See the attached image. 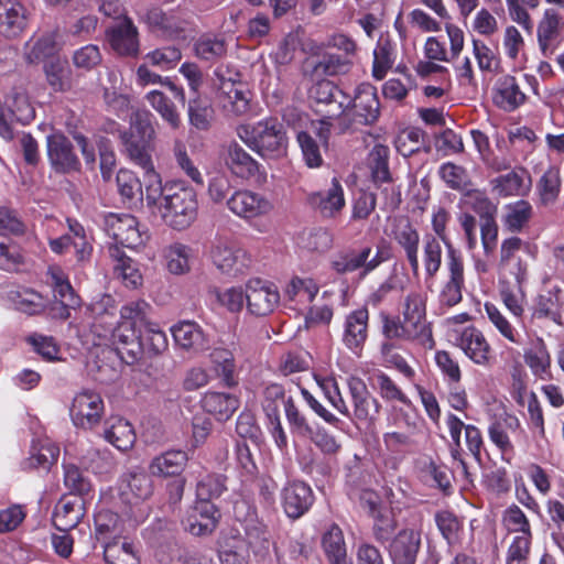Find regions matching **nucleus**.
<instances>
[{
  "mask_svg": "<svg viewBox=\"0 0 564 564\" xmlns=\"http://www.w3.org/2000/svg\"><path fill=\"white\" fill-rule=\"evenodd\" d=\"M234 514L242 523L247 540L239 534L221 535L217 542L220 564H248L250 547L254 553L267 554L271 546L270 534L256 509L248 501L239 500L234 506Z\"/></svg>",
  "mask_w": 564,
  "mask_h": 564,
  "instance_id": "nucleus-1",
  "label": "nucleus"
},
{
  "mask_svg": "<svg viewBox=\"0 0 564 564\" xmlns=\"http://www.w3.org/2000/svg\"><path fill=\"white\" fill-rule=\"evenodd\" d=\"M94 311L97 317L91 325V330L98 337L95 345H101L104 339H109L126 364L135 362L140 357V335L137 334L135 327L116 319L113 299L105 295L94 305Z\"/></svg>",
  "mask_w": 564,
  "mask_h": 564,
  "instance_id": "nucleus-2",
  "label": "nucleus"
},
{
  "mask_svg": "<svg viewBox=\"0 0 564 564\" xmlns=\"http://www.w3.org/2000/svg\"><path fill=\"white\" fill-rule=\"evenodd\" d=\"M451 215L444 207L434 208L432 214V228L436 238L446 249L445 280L440 291V302L448 307L457 305L463 299L465 288V265L459 250L455 249L446 234V226Z\"/></svg>",
  "mask_w": 564,
  "mask_h": 564,
  "instance_id": "nucleus-3",
  "label": "nucleus"
},
{
  "mask_svg": "<svg viewBox=\"0 0 564 564\" xmlns=\"http://www.w3.org/2000/svg\"><path fill=\"white\" fill-rule=\"evenodd\" d=\"M237 137L262 159H280L288 151V135L283 123L273 117L257 122L240 123Z\"/></svg>",
  "mask_w": 564,
  "mask_h": 564,
  "instance_id": "nucleus-4",
  "label": "nucleus"
},
{
  "mask_svg": "<svg viewBox=\"0 0 564 564\" xmlns=\"http://www.w3.org/2000/svg\"><path fill=\"white\" fill-rule=\"evenodd\" d=\"M120 498L129 506L128 516L135 522H143L150 514L148 499L153 494V482L144 470L135 468L129 470L121 478Z\"/></svg>",
  "mask_w": 564,
  "mask_h": 564,
  "instance_id": "nucleus-5",
  "label": "nucleus"
},
{
  "mask_svg": "<svg viewBox=\"0 0 564 564\" xmlns=\"http://www.w3.org/2000/svg\"><path fill=\"white\" fill-rule=\"evenodd\" d=\"M197 208L194 189L174 186L166 188L165 203L160 207L159 216L169 227L182 230L196 219Z\"/></svg>",
  "mask_w": 564,
  "mask_h": 564,
  "instance_id": "nucleus-6",
  "label": "nucleus"
},
{
  "mask_svg": "<svg viewBox=\"0 0 564 564\" xmlns=\"http://www.w3.org/2000/svg\"><path fill=\"white\" fill-rule=\"evenodd\" d=\"M387 260L388 253L383 248L378 247L372 254L370 247H364L337 252L330 261V267L338 274H347L360 269L361 275L365 276Z\"/></svg>",
  "mask_w": 564,
  "mask_h": 564,
  "instance_id": "nucleus-7",
  "label": "nucleus"
},
{
  "mask_svg": "<svg viewBox=\"0 0 564 564\" xmlns=\"http://www.w3.org/2000/svg\"><path fill=\"white\" fill-rule=\"evenodd\" d=\"M208 257L221 274L229 276L245 274L251 263L247 252L226 238L212 242Z\"/></svg>",
  "mask_w": 564,
  "mask_h": 564,
  "instance_id": "nucleus-8",
  "label": "nucleus"
},
{
  "mask_svg": "<svg viewBox=\"0 0 564 564\" xmlns=\"http://www.w3.org/2000/svg\"><path fill=\"white\" fill-rule=\"evenodd\" d=\"M388 236L403 250L414 276H419L420 234L406 216H395L390 219Z\"/></svg>",
  "mask_w": 564,
  "mask_h": 564,
  "instance_id": "nucleus-9",
  "label": "nucleus"
},
{
  "mask_svg": "<svg viewBox=\"0 0 564 564\" xmlns=\"http://www.w3.org/2000/svg\"><path fill=\"white\" fill-rule=\"evenodd\" d=\"M105 413L104 400L93 390H82L73 398L69 415L76 427L90 430L96 426Z\"/></svg>",
  "mask_w": 564,
  "mask_h": 564,
  "instance_id": "nucleus-10",
  "label": "nucleus"
},
{
  "mask_svg": "<svg viewBox=\"0 0 564 564\" xmlns=\"http://www.w3.org/2000/svg\"><path fill=\"white\" fill-rule=\"evenodd\" d=\"M104 229L117 243L130 249L142 246L148 238L132 215L108 214L104 219Z\"/></svg>",
  "mask_w": 564,
  "mask_h": 564,
  "instance_id": "nucleus-11",
  "label": "nucleus"
},
{
  "mask_svg": "<svg viewBox=\"0 0 564 564\" xmlns=\"http://www.w3.org/2000/svg\"><path fill=\"white\" fill-rule=\"evenodd\" d=\"M280 303L278 288L264 280L254 278L246 283V306L254 316L271 314Z\"/></svg>",
  "mask_w": 564,
  "mask_h": 564,
  "instance_id": "nucleus-12",
  "label": "nucleus"
},
{
  "mask_svg": "<svg viewBox=\"0 0 564 564\" xmlns=\"http://www.w3.org/2000/svg\"><path fill=\"white\" fill-rule=\"evenodd\" d=\"M220 512L218 508L207 500H196L191 506L183 519V529L194 536H204L212 534L219 522Z\"/></svg>",
  "mask_w": 564,
  "mask_h": 564,
  "instance_id": "nucleus-13",
  "label": "nucleus"
},
{
  "mask_svg": "<svg viewBox=\"0 0 564 564\" xmlns=\"http://www.w3.org/2000/svg\"><path fill=\"white\" fill-rule=\"evenodd\" d=\"M227 207L237 217L249 221L268 216L273 209V204L260 193L238 189L227 199Z\"/></svg>",
  "mask_w": 564,
  "mask_h": 564,
  "instance_id": "nucleus-14",
  "label": "nucleus"
},
{
  "mask_svg": "<svg viewBox=\"0 0 564 564\" xmlns=\"http://www.w3.org/2000/svg\"><path fill=\"white\" fill-rule=\"evenodd\" d=\"M225 164L238 178L249 181L265 180L263 166L248 153L237 141L229 142L225 148Z\"/></svg>",
  "mask_w": 564,
  "mask_h": 564,
  "instance_id": "nucleus-15",
  "label": "nucleus"
},
{
  "mask_svg": "<svg viewBox=\"0 0 564 564\" xmlns=\"http://www.w3.org/2000/svg\"><path fill=\"white\" fill-rule=\"evenodd\" d=\"M346 383L354 409V417L365 424L372 423L380 412L381 404L372 397L366 382L361 378L349 376Z\"/></svg>",
  "mask_w": 564,
  "mask_h": 564,
  "instance_id": "nucleus-16",
  "label": "nucleus"
},
{
  "mask_svg": "<svg viewBox=\"0 0 564 564\" xmlns=\"http://www.w3.org/2000/svg\"><path fill=\"white\" fill-rule=\"evenodd\" d=\"M58 39L57 30H44L34 33L24 44V61L28 64H40L58 57L57 53L62 48Z\"/></svg>",
  "mask_w": 564,
  "mask_h": 564,
  "instance_id": "nucleus-17",
  "label": "nucleus"
},
{
  "mask_svg": "<svg viewBox=\"0 0 564 564\" xmlns=\"http://www.w3.org/2000/svg\"><path fill=\"white\" fill-rule=\"evenodd\" d=\"M455 345L476 365L487 366L491 359V347L482 332L467 326L456 332Z\"/></svg>",
  "mask_w": 564,
  "mask_h": 564,
  "instance_id": "nucleus-18",
  "label": "nucleus"
},
{
  "mask_svg": "<svg viewBox=\"0 0 564 564\" xmlns=\"http://www.w3.org/2000/svg\"><path fill=\"white\" fill-rule=\"evenodd\" d=\"M46 152L55 172L69 173L78 170L79 160L74 152L73 144L63 133L58 132L46 137Z\"/></svg>",
  "mask_w": 564,
  "mask_h": 564,
  "instance_id": "nucleus-19",
  "label": "nucleus"
},
{
  "mask_svg": "<svg viewBox=\"0 0 564 564\" xmlns=\"http://www.w3.org/2000/svg\"><path fill=\"white\" fill-rule=\"evenodd\" d=\"M314 502L312 488L304 481H289L281 490V505L285 514L299 519L306 513Z\"/></svg>",
  "mask_w": 564,
  "mask_h": 564,
  "instance_id": "nucleus-20",
  "label": "nucleus"
},
{
  "mask_svg": "<svg viewBox=\"0 0 564 564\" xmlns=\"http://www.w3.org/2000/svg\"><path fill=\"white\" fill-rule=\"evenodd\" d=\"M351 110L355 121L361 124H371L377 121L380 113V104L377 89L370 84H360L355 91L354 98H350V106L346 109Z\"/></svg>",
  "mask_w": 564,
  "mask_h": 564,
  "instance_id": "nucleus-21",
  "label": "nucleus"
},
{
  "mask_svg": "<svg viewBox=\"0 0 564 564\" xmlns=\"http://www.w3.org/2000/svg\"><path fill=\"white\" fill-rule=\"evenodd\" d=\"M215 75L219 78V93L224 109L235 116L247 115L250 110L251 93L246 86L232 78L226 79L220 69H216Z\"/></svg>",
  "mask_w": 564,
  "mask_h": 564,
  "instance_id": "nucleus-22",
  "label": "nucleus"
},
{
  "mask_svg": "<svg viewBox=\"0 0 564 564\" xmlns=\"http://www.w3.org/2000/svg\"><path fill=\"white\" fill-rule=\"evenodd\" d=\"M111 48L119 55L135 56L139 53L138 29L128 17L119 19L107 31Z\"/></svg>",
  "mask_w": 564,
  "mask_h": 564,
  "instance_id": "nucleus-23",
  "label": "nucleus"
},
{
  "mask_svg": "<svg viewBox=\"0 0 564 564\" xmlns=\"http://www.w3.org/2000/svg\"><path fill=\"white\" fill-rule=\"evenodd\" d=\"M369 311L359 307L348 313L344 321L343 343L354 354L359 355L368 338Z\"/></svg>",
  "mask_w": 564,
  "mask_h": 564,
  "instance_id": "nucleus-24",
  "label": "nucleus"
},
{
  "mask_svg": "<svg viewBox=\"0 0 564 564\" xmlns=\"http://www.w3.org/2000/svg\"><path fill=\"white\" fill-rule=\"evenodd\" d=\"M306 202L326 218L337 216L346 205L344 188L336 177L332 180L330 186L326 191L310 193Z\"/></svg>",
  "mask_w": 564,
  "mask_h": 564,
  "instance_id": "nucleus-25",
  "label": "nucleus"
},
{
  "mask_svg": "<svg viewBox=\"0 0 564 564\" xmlns=\"http://www.w3.org/2000/svg\"><path fill=\"white\" fill-rule=\"evenodd\" d=\"M171 334L175 345L188 352L198 354L209 347V340L199 324L193 321H182L172 326Z\"/></svg>",
  "mask_w": 564,
  "mask_h": 564,
  "instance_id": "nucleus-26",
  "label": "nucleus"
},
{
  "mask_svg": "<svg viewBox=\"0 0 564 564\" xmlns=\"http://www.w3.org/2000/svg\"><path fill=\"white\" fill-rule=\"evenodd\" d=\"M421 545V529L401 530L390 544V556L394 564H415Z\"/></svg>",
  "mask_w": 564,
  "mask_h": 564,
  "instance_id": "nucleus-27",
  "label": "nucleus"
},
{
  "mask_svg": "<svg viewBox=\"0 0 564 564\" xmlns=\"http://www.w3.org/2000/svg\"><path fill=\"white\" fill-rule=\"evenodd\" d=\"M85 516V503L82 497L62 498L55 507L53 523L61 532H68L77 527Z\"/></svg>",
  "mask_w": 564,
  "mask_h": 564,
  "instance_id": "nucleus-28",
  "label": "nucleus"
},
{
  "mask_svg": "<svg viewBox=\"0 0 564 564\" xmlns=\"http://www.w3.org/2000/svg\"><path fill=\"white\" fill-rule=\"evenodd\" d=\"M562 177L558 165L551 164L535 184L536 204L542 207L554 206L561 195Z\"/></svg>",
  "mask_w": 564,
  "mask_h": 564,
  "instance_id": "nucleus-29",
  "label": "nucleus"
},
{
  "mask_svg": "<svg viewBox=\"0 0 564 564\" xmlns=\"http://www.w3.org/2000/svg\"><path fill=\"white\" fill-rule=\"evenodd\" d=\"M188 462L187 453L181 449H169L152 458L149 471L152 476L167 478L180 476Z\"/></svg>",
  "mask_w": 564,
  "mask_h": 564,
  "instance_id": "nucleus-30",
  "label": "nucleus"
},
{
  "mask_svg": "<svg viewBox=\"0 0 564 564\" xmlns=\"http://www.w3.org/2000/svg\"><path fill=\"white\" fill-rule=\"evenodd\" d=\"M26 25V10L19 0H0V34L17 36Z\"/></svg>",
  "mask_w": 564,
  "mask_h": 564,
  "instance_id": "nucleus-31",
  "label": "nucleus"
},
{
  "mask_svg": "<svg viewBox=\"0 0 564 564\" xmlns=\"http://www.w3.org/2000/svg\"><path fill=\"white\" fill-rule=\"evenodd\" d=\"M527 97L520 89L516 77L505 75L498 79L494 89L495 104L505 111H513L524 104Z\"/></svg>",
  "mask_w": 564,
  "mask_h": 564,
  "instance_id": "nucleus-32",
  "label": "nucleus"
},
{
  "mask_svg": "<svg viewBox=\"0 0 564 564\" xmlns=\"http://www.w3.org/2000/svg\"><path fill=\"white\" fill-rule=\"evenodd\" d=\"M563 26L564 21L557 9L544 10L536 28L538 44L543 54L552 51V43L558 37Z\"/></svg>",
  "mask_w": 564,
  "mask_h": 564,
  "instance_id": "nucleus-33",
  "label": "nucleus"
},
{
  "mask_svg": "<svg viewBox=\"0 0 564 564\" xmlns=\"http://www.w3.org/2000/svg\"><path fill=\"white\" fill-rule=\"evenodd\" d=\"M105 440L119 451H128L135 443L137 435L132 424L119 416L110 417L104 430Z\"/></svg>",
  "mask_w": 564,
  "mask_h": 564,
  "instance_id": "nucleus-34",
  "label": "nucleus"
},
{
  "mask_svg": "<svg viewBox=\"0 0 564 564\" xmlns=\"http://www.w3.org/2000/svg\"><path fill=\"white\" fill-rule=\"evenodd\" d=\"M203 409L218 421H227L239 408V400L236 395L208 391L202 399Z\"/></svg>",
  "mask_w": 564,
  "mask_h": 564,
  "instance_id": "nucleus-35",
  "label": "nucleus"
},
{
  "mask_svg": "<svg viewBox=\"0 0 564 564\" xmlns=\"http://www.w3.org/2000/svg\"><path fill=\"white\" fill-rule=\"evenodd\" d=\"M113 260V273L127 288L135 289L142 284V275L137 263L117 246L109 247Z\"/></svg>",
  "mask_w": 564,
  "mask_h": 564,
  "instance_id": "nucleus-36",
  "label": "nucleus"
},
{
  "mask_svg": "<svg viewBox=\"0 0 564 564\" xmlns=\"http://www.w3.org/2000/svg\"><path fill=\"white\" fill-rule=\"evenodd\" d=\"M59 447L50 438H40L33 442L30 456L23 463V468L48 469L57 462Z\"/></svg>",
  "mask_w": 564,
  "mask_h": 564,
  "instance_id": "nucleus-37",
  "label": "nucleus"
},
{
  "mask_svg": "<svg viewBox=\"0 0 564 564\" xmlns=\"http://www.w3.org/2000/svg\"><path fill=\"white\" fill-rule=\"evenodd\" d=\"M521 247L522 240L519 237L505 239L501 242L499 262L501 268L511 270L519 285H521L527 278V264L516 258Z\"/></svg>",
  "mask_w": 564,
  "mask_h": 564,
  "instance_id": "nucleus-38",
  "label": "nucleus"
},
{
  "mask_svg": "<svg viewBox=\"0 0 564 564\" xmlns=\"http://www.w3.org/2000/svg\"><path fill=\"white\" fill-rule=\"evenodd\" d=\"M436 237L425 236L423 240L422 264L424 270V281L427 288H431L442 267L443 249Z\"/></svg>",
  "mask_w": 564,
  "mask_h": 564,
  "instance_id": "nucleus-39",
  "label": "nucleus"
},
{
  "mask_svg": "<svg viewBox=\"0 0 564 564\" xmlns=\"http://www.w3.org/2000/svg\"><path fill=\"white\" fill-rule=\"evenodd\" d=\"M322 547L329 564H349L341 529L330 524L322 536Z\"/></svg>",
  "mask_w": 564,
  "mask_h": 564,
  "instance_id": "nucleus-40",
  "label": "nucleus"
},
{
  "mask_svg": "<svg viewBox=\"0 0 564 564\" xmlns=\"http://www.w3.org/2000/svg\"><path fill=\"white\" fill-rule=\"evenodd\" d=\"M166 270L174 275L187 274L194 253L193 249L184 243L174 242L164 249L163 253Z\"/></svg>",
  "mask_w": 564,
  "mask_h": 564,
  "instance_id": "nucleus-41",
  "label": "nucleus"
},
{
  "mask_svg": "<svg viewBox=\"0 0 564 564\" xmlns=\"http://www.w3.org/2000/svg\"><path fill=\"white\" fill-rule=\"evenodd\" d=\"M310 97L319 104L336 102L339 113L350 106V97L340 90L333 82L323 79L310 88Z\"/></svg>",
  "mask_w": 564,
  "mask_h": 564,
  "instance_id": "nucleus-42",
  "label": "nucleus"
},
{
  "mask_svg": "<svg viewBox=\"0 0 564 564\" xmlns=\"http://www.w3.org/2000/svg\"><path fill=\"white\" fill-rule=\"evenodd\" d=\"M43 72L47 85L54 91H67L72 88V70L67 59L52 58L43 64Z\"/></svg>",
  "mask_w": 564,
  "mask_h": 564,
  "instance_id": "nucleus-43",
  "label": "nucleus"
},
{
  "mask_svg": "<svg viewBox=\"0 0 564 564\" xmlns=\"http://www.w3.org/2000/svg\"><path fill=\"white\" fill-rule=\"evenodd\" d=\"M144 98L172 130L180 129L182 124L181 115L175 104L164 93L153 89L147 93Z\"/></svg>",
  "mask_w": 564,
  "mask_h": 564,
  "instance_id": "nucleus-44",
  "label": "nucleus"
},
{
  "mask_svg": "<svg viewBox=\"0 0 564 564\" xmlns=\"http://www.w3.org/2000/svg\"><path fill=\"white\" fill-rule=\"evenodd\" d=\"M193 51L198 59L215 62L226 55L227 43L220 35L206 33L194 42Z\"/></svg>",
  "mask_w": 564,
  "mask_h": 564,
  "instance_id": "nucleus-45",
  "label": "nucleus"
},
{
  "mask_svg": "<svg viewBox=\"0 0 564 564\" xmlns=\"http://www.w3.org/2000/svg\"><path fill=\"white\" fill-rule=\"evenodd\" d=\"M121 140L130 160L140 166L144 174L155 171L150 141L138 140L134 134L128 135L126 132L121 134Z\"/></svg>",
  "mask_w": 564,
  "mask_h": 564,
  "instance_id": "nucleus-46",
  "label": "nucleus"
},
{
  "mask_svg": "<svg viewBox=\"0 0 564 564\" xmlns=\"http://www.w3.org/2000/svg\"><path fill=\"white\" fill-rule=\"evenodd\" d=\"M6 107L12 119L21 124H29L35 118V109L28 93L22 88H14L8 95Z\"/></svg>",
  "mask_w": 564,
  "mask_h": 564,
  "instance_id": "nucleus-47",
  "label": "nucleus"
},
{
  "mask_svg": "<svg viewBox=\"0 0 564 564\" xmlns=\"http://www.w3.org/2000/svg\"><path fill=\"white\" fill-rule=\"evenodd\" d=\"M402 321L406 333V341L415 343L426 350L434 348L435 340L427 318L402 316Z\"/></svg>",
  "mask_w": 564,
  "mask_h": 564,
  "instance_id": "nucleus-48",
  "label": "nucleus"
},
{
  "mask_svg": "<svg viewBox=\"0 0 564 564\" xmlns=\"http://www.w3.org/2000/svg\"><path fill=\"white\" fill-rule=\"evenodd\" d=\"M143 197L147 207L152 214L159 215L160 207L165 203L166 188L172 186L162 185V178L156 171L145 173L143 175Z\"/></svg>",
  "mask_w": 564,
  "mask_h": 564,
  "instance_id": "nucleus-49",
  "label": "nucleus"
},
{
  "mask_svg": "<svg viewBox=\"0 0 564 564\" xmlns=\"http://www.w3.org/2000/svg\"><path fill=\"white\" fill-rule=\"evenodd\" d=\"M501 523L508 533H517L513 538H533L530 520L516 503L503 510Z\"/></svg>",
  "mask_w": 564,
  "mask_h": 564,
  "instance_id": "nucleus-50",
  "label": "nucleus"
},
{
  "mask_svg": "<svg viewBox=\"0 0 564 564\" xmlns=\"http://www.w3.org/2000/svg\"><path fill=\"white\" fill-rule=\"evenodd\" d=\"M319 291L318 284L312 278L293 276L284 289V294L290 301L301 304H310Z\"/></svg>",
  "mask_w": 564,
  "mask_h": 564,
  "instance_id": "nucleus-51",
  "label": "nucleus"
},
{
  "mask_svg": "<svg viewBox=\"0 0 564 564\" xmlns=\"http://www.w3.org/2000/svg\"><path fill=\"white\" fill-rule=\"evenodd\" d=\"M104 556L108 564H139L134 546L126 539H115L105 543Z\"/></svg>",
  "mask_w": 564,
  "mask_h": 564,
  "instance_id": "nucleus-52",
  "label": "nucleus"
},
{
  "mask_svg": "<svg viewBox=\"0 0 564 564\" xmlns=\"http://www.w3.org/2000/svg\"><path fill=\"white\" fill-rule=\"evenodd\" d=\"M137 84L145 87L149 85L165 86L182 105L185 104L186 97L182 86L176 85L170 77H163L155 72H152L148 64H142L137 69Z\"/></svg>",
  "mask_w": 564,
  "mask_h": 564,
  "instance_id": "nucleus-53",
  "label": "nucleus"
},
{
  "mask_svg": "<svg viewBox=\"0 0 564 564\" xmlns=\"http://www.w3.org/2000/svg\"><path fill=\"white\" fill-rule=\"evenodd\" d=\"M563 303L560 296V290L554 288L541 294L538 299L534 315L538 318H549L560 324L562 318Z\"/></svg>",
  "mask_w": 564,
  "mask_h": 564,
  "instance_id": "nucleus-54",
  "label": "nucleus"
},
{
  "mask_svg": "<svg viewBox=\"0 0 564 564\" xmlns=\"http://www.w3.org/2000/svg\"><path fill=\"white\" fill-rule=\"evenodd\" d=\"M394 59V45L388 39L380 37L373 50L372 76L381 80L393 66Z\"/></svg>",
  "mask_w": 564,
  "mask_h": 564,
  "instance_id": "nucleus-55",
  "label": "nucleus"
},
{
  "mask_svg": "<svg viewBox=\"0 0 564 564\" xmlns=\"http://www.w3.org/2000/svg\"><path fill=\"white\" fill-rule=\"evenodd\" d=\"M215 303L229 313H239L246 303V288L230 286L226 289L214 288L209 291Z\"/></svg>",
  "mask_w": 564,
  "mask_h": 564,
  "instance_id": "nucleus-56",
  "label": "nucleus"
},
{
  "mask_svg": "<svg viewBox=\"0 0 564 564\" xmlns=\"http://www.w3.org/2000/svg\"><path fill=\"white\" fill-rule=\"evenodd\" d=\"M524 361L534 376L543 378L551 367V356L543 339L538 338L532 346L524 351Z\"/></svg>",
  "mask_w": 564,
  "mask_h": 564,
  "instance_id": "nucleus-57",
  "label": "nucleus"
},
{
  "mask_svg": "<svg viewBox=\"0 0 564 564\" xmlns=\"http://www.w3.org/2000/svg\"><path fill=\"white\" fill-rule=\"evenodd\" d=\"M492 187L503 197L523 195L528 191V186L524 185V172L513 170L500 175L492 181Z\"/></svg>",
  "mask_w": 564,
  "mask_h": 564,
  "instance_id": "nucleus-58",
  "label": "nucleus"
},
{
  "mask_svg": "<svg viewBox=\"0 0 564 564\" xmlns=\"http://www.w3.org/2000/svg\"><path fill=\"white\" fill-rule=\"evenodd\" d=\"M139 343L140 352L143 350L153 356L164 352L169 347L166 334L155 323L147 324Z\"/></svg>",
  "mask_w": 564,
  "mask_h": 564,
  "instance_id": "nucleus-59",
  "label": "nucleus"
},
{
  "mask_svg": "<svg viewBox=\"0 0 564 564\" xmlns=\"http://www.w3.org/2000/svg\"><path fill=\"white\" fill-rule=\"evenodd\" d=\"M370 514L376 519L373 530L378 540H387L394 530L391 519L384 518L380 512L379 498L372 492H365L361 498Z\"/></svg>",
  "mask_w": 564,
  "mask_h": 564,
  "instance_id": "nucleus-60",
  "label": "nucleus"
},
{
  "mask_svg": "<svg viewBox=\"0 0 564 564\" xmlns=\"http://www.w3.org/2000/svg\"><path fill=\"white\" fill-rule=\"evenodd\" d=\"M372 180L376 183H390L389 171V148L383 144H376L368 156Z\"/></svg>",
  "mask_w": 564,
  "mask_h": 564,
  "instance_id": "nucleus-61",
  "label": "nucleus"
},
{
  "mask_svg": "<svg viewBox=\"0 0 564 564\" xmlns=\"http://www.w3.org/2000/svg\"><path fill=\"white\" fill-rule=\"evenodd\" d=\"M117 187L124 202L135 203L142 200V183L137 175L129 170H120L117 174Z\"/></svg>",
  "mask_w": 564,
  "mask_h": 564,
  "instance_id": "nucleus-62",
  "label": "nucleus"
},
{
  "mask_svg": "<svg viewBox=\"0 0 564 564\" xmlns=\"http://www.w3.org/2000/svg\"><path fill=\"white\" fill-rule=\"evenodd\" d=\"M473 55L477 62L479 70L482 73L494 74L499 69L500 57L489 47L482 40L471 39Z\"/></svg>",
  "mask_w": 564,
  "mask_h": 564,
  "instance_id": "nucleus-63",
  "label": "nucleus"
},
{
  "mask_svg": "<svg viewBox=\"0 0 564 564\" xmlns=\"http://www.w3.org/2000/svg\"><path fill=\"white\" fill-rule=\"evenodd\" d=\"M506 209L505 226L512 232L520 231L532 217V206L524 199L509 204Z\"/></svg>",
  "mask_w": 564,
  "mask_h": 564,
  "instance_id": "nucleus-64",
  "label": "nucleus"
}]
</instances>
